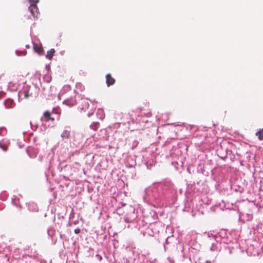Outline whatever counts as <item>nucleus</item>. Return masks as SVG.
Instances as JSON below:
<instances>
[{
    "label": "nucleus",
    "mask_w": 263,
    "mask_h": 263,
    "mask_svg": "<svg viewBox=\"0 0 263 263\" xmlns=\"http://www.w3.org/2000/svg\"><path fill=\"white\" fill-rule=\"evenodd\" d=\"M4 104L7 108H11L14 106L15 103L12 99H8L5 100Z\"/></svg>",
    "instance_id": "39448f33"
},
{
    "label": "nucleus",
    "mask_w": 263,
    "mask_h": 263,
    "mask_svg": "<svg viewBox=\"0 0 263 263\" xmlns=\"http://www.w3.org/2000/svg\"><path fill=\"white\" fill-rule=\"evenodd\" d=\"M61 136L63 139H68L70 136V132L67 130H64Z\"/></svg>",
    "instance_id": "0eeeda50"
},
{
    "label": "nucleus",
    "mask_w": 263,
    "mask_h": 263,
    "mask_svg": "<svg viewBox=\"0 0 263 263\" xmlns=\"http://www.w3.org/2000/svg\"><path fill=\"white\" fill-rule=\"evenodd\" d=\"M29 10L34 18L38 17L39 11L36 5H30Z\"/></svg>",
    "instance_id": "f257e3e1"
},
{
    "label": "nucleus",
    "mask_w": 263,
    "mask_h": 263,
    "mask_svg": "<svg viewBox=\"0 0 263 263\" xmlns=\"http://www.w3.org/2000/svg\"><path fill=\"white\" fill-rule=\"evenodd\" d=\"M55 53V50L54 49H51L48 51L46 55V58L49 60H51Z\"/></svg>",
    "instance_id": "423d86ee"
},
{
    "label": "nucleus",
    "mask_w": 263,
    "mask_h": 263,
    "mask_svg": "<svg viewBox=\"0 0 263 263\" xmlns=\"http://www.w3.org/2000/svg\"><path fill=\"white\" fill-rule=\"evenodd\" d=\"M98 111H101V112H102V109H98Z\"/></svg>",
    "instance_id": "4468645a"
},
{
    "label": "nucleus",
    "mask_w": 263,
    "mask_h": 263,
    "mask_svg": "<svg viewBox=\"0 0 263 263\" xmlns=\"http://www.w3.org/2000/svg\"><path fill=\"white\" fill-rule=\"evenodd\" d=\"M41 120L48 122L49 120L52 122L54 121V118L51 116V113L49 111H46L43 114V116L41 118Z\"/></svg>",
    "instance_id": "f03ea898"
},
{
    "label": "nucleus",
    "mask_w": 263,
    "mask_h": 263,
    "mask_svg": "<svg viewBox=\"0 0 263 263\" xmlns=\"http://www.w3.org/2000/svg\"><path fill=\"white\" fill-rule=\"evenodd\" d=\"M80 232H81V230H80V229H79V228H77V229H76L74 230V233H75L76 234H79V233H80Z\"/></svg>",
    "instance_id": "f8f14e48"
},
{
    "label": "nucleus",
    "mask_w": 263,
    "mask_h": 263,
    "mask_svg": "<svg viewBox=\"0 0 263 263\" xmlns=\"http://www.w3.org/2000/svg\"><path fill=\"white\" fill-rule=\"evenodd\" d=\"M106 81L108 87L112 85L115 83V80L113 78L110 73L106 75Z\"/></svg>",
    "instance_id": "7ed1b4c3"
},
{
    "label": "nucleus",
    "mask_w": 263,
    "mask_h": 263,
    "mask_svg": "<svg viewBox=\"0 0 263 263\" xmlns=\"http://www.w3.org/2000/svg\"><path fill=\"white\" fill-rule=\"evenodd\" d=\"M29 97V95L28 93H26L25 95V98H28Z\"/></svg>",
    "instance_id": "ddd939ff"
},
{
    "label": "nucleus",
    "mask_w": 263,
    "mask_h": 263,
    "mask_svg": "<svg viewBox=\"0 0 263 263\" xmlns=\"http://www.w3.org/2000/svg\"><path fill=\"white\" fill-rule=\"evenodd\" d=\"M64 103L67 105L69 106H72L76 104V101L74 100H67L64 102Z\"/></svg>",
    "instance_id": "6e6552de"
},
{
    "label": "nucleus",
    "mask_w": 263,
    "mask_h": 263,
    "mask_svg": "<svg viewBox=\"0 0 263 263\" xmlns=\"http://www.w3.org/2000/svg\"><path fill=\"white\" fill-rule=\"evenodd\" d=\"M30 5H36V3L39 2V0H29Z\"/></svg>",
    "instance_id": "9b49d317"
},
{
    "label": "nucleus",
    "mask_w": 263,
    "mask_h": 263,
    "mask_svg": "<svg viewBox=\"0 0 263 263\" xmlns=\"http://www.w3.org/2000/svg\"><path fill=\"white\" fill-rule=\"evenodd\" d=\"M256 136H257L259 140H263V128L260 129L258 132L256 133Z\"/></svg>",
    "instance_id": "1a4fd4ad"
},
{
    "label": "nucleus",
    "mask_w": 263,
    "mask_h": 263,
    "mask_svg": "<svg viewBox=\"0 0 263 263\" xmlns=\"http://www.w3.org/2000/svg\"><path fill=\"white\" fill-rule=\"evenodd\" d=\"M0 147L4 151H6L8 149V146L6 144H3L1 143Z\"/></svg>",
    "instance_id": "9d476101"
},
{
    "label": "nucleus",
    "mask_w": 263,
    "mask_h": 263,
    "mask_svg": "<svg viewBox=\"0 0 263 263\" xmlns=\"http://www.w3.org/2000/svg\"><path fill=\"white\" fill-rule=\"evenodd\" d=\"M33 49L40 54H43L44 51L43 48L41 44H33Z\"/></svg>",
    "instance_id": "20e7f679"
}]
</instances>
